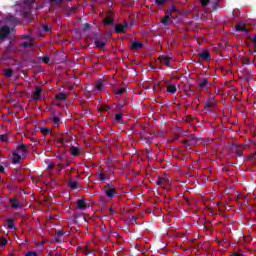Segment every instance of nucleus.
<instances>
[{
  "label": "nucleus",
  "mask_w": 256,
  "mask_h": 256,
  "mask_svg": "<svg viewBox=\"0 0 256 256\" xmlns=\"http://www.w3.org/2000/svg\"><path fill=\"white\" fill-rule=\"evenodd\" d=\"M129 48L132 51H139V49H143V43L142 42H138V41H134V42L131 43Z\"/></svg>",
  "instance_id": "9b49d317"
},
{
  "label": "nucleus",
  "mask_w": 256,
  "mask_h": 256,
  "mask_svg": "<svg viewBox=\"0 0 256 256\" xmlns=\"http://www.w3.org/2000/svg\"><path fill=\"white\" fill-rule=\"evenodd\" d=\"M158 60L160 61L161 65H166V67L171 68V57L161 55L158 57Z\"/></svg>",
  "instance_id": "0eeeda50"
},
{
  "label": "nucleus",
  "mask_w": 256,
  "mask_h": 256,
  "mask_svg": "<svg viewBox=\"0 0 256 256\" xmlns=\"http://www.w3.org/2000/svg\"><path fill=\"white\" fill-rule=\"evenodd\" d=\"M200 5L201 7H207L209 5V3H211V0H200Z\"/></svg>",
  "instance_id": "c756f323"
},
{
  "label": "nucleus",
  "mask_w": 256,
  "mask_h": 256,
  "mask_svg": "<svg viewBox=\"0 0 256 256\" xmlns=\"http://www.w3.org/2000/svg\"><path fill=\"white\" fill-rule=\"evenodd\" d=\"M123 93H125V88H119V89L116 90V92H115L116 95H123Z\"/></svg>",
  "instance_id": "37998d69"
},
{
  "label": "nucleus",
  "mask_w": 256,
  "mask_h": 256,
  "mask_svg": "<svg viewBox=\"0 0 256 256\" xmlns=\"http://www.w3.org/2000/svg\"><path fill=\"white\" fill-rule=\"evenodd\" d=\"M198 87H200V89H209L211 83H209L207 78H198Z\"/></svg>",
  "instance_id": "39448f33"
},
{
  "label": "nucleus",
  "mask_w": 256,
  "mask_h": 256,
  "mask_svg": "<svg viewBox=\"0 0 256 256\" xmlns=\"http://www.w3.org/2000/svg\"><path fill=\"white\" fill-rule=\"evenodd\" d=\"M190 141L194 142V143H197V137H195V135H191L190 136Z\"/></svg>",
  "instance_id": "13d9d810"
},
{
  "label": "nucleus",
  "mask_w": 256,
  "mask_h": 256,
  "mask_svg": "<svg viewBox=\"0 0 256 256\" xmlns=\"http://www.w3.org/2000/svg\"><path fill=\"white\" fill-rule=\"evenodd\" d=\"M194 93H195V91L190 90L189 93H188V95H193Z\"/></svg>",
  "instance_id": "338daca9"
},
{
  "label": "nucleus",
  "mask_w": 256,
  "mask_h": 256,
  "mask_svg": "<svg viewBox=\"0 0 256 256\" xmlns=\"http://www.w3.org/2000/svg\"><path fill=\"white\" fill-rule=\"evenodd\" d=\"M80 153H81V149L78 148L77 146L70 147V155L72 157H79Z\"/></svg>",
  "instance_id": "f8f14e48"
},
{
  "label": "nucleus",
  "mask_w": 256,
  "mask_h": 256,
  "mask_svg": "<svg viewBox=\"0 0 256 256\" xmlns=\"http://www.w3.org/2000/svg\"><path fill=\"white\" fill-rule=\"evenodd\" d=\"M165 12L171 15V13H179V10L177 9V7H175V5H172V6H171L168 10H166Z\"/></svg>",
  "instance_id": "bb28decb"
},
{
  "label": "nucleus",
  "mask_w": 256,
  "mask_h": 256,
  "mask_svg": "<svg viewBox=\"0 0 256 256\" xmlns=\"http://www.w3.org/2000/svg\"><path fill=\"white\" fill-rule=\"evenodd\" d=\"M11 51H13V46L11 45V43L5 48L4 53L6 55H8V53H11Z\"/></svg>",
  "instance_id": "473e14b6"
},
{
  "label": "nucleus",
  "mask_w": 256,
  "mask_h": 256,
  "mask_svg": "<svg viewBox=\"0 0 256 256\" xmlns=\"http://www.w3.org/2000/svg\"><path fill=\"white\" fill-rule=\"evenodd\" d=\"M246 159H247L248 161H253V160L255 159V153H252V154H250V155H247V156H246Z\"/></svg>",
  "instance_id": "a18cd8bd"
},
{
  "label": "nucleus",
  "mask_w": 256,
  "mask_h": 256,
  "mask_svg": "<svg viewBox=\"0 0 256 256\" xmlns=\"http://www.w3.org/2000/svg\"><path fill=\"white\" fill-rule=\"evenodd\" d=\"M231 256H245V254L234 252Z\"/></svg>",
  "instance_id": "bf43d9fd"
},
{
  "label": "nucleus",
  "mask_w": 256,
  "mask_h": 256,
  "mask_svg": "<svg viewBox=\"0 0 256 256\" xmlns=\"http://www.w3.org/2000/svg\"><path fill=\"white\" fill-rule=\"evenodd\" d=\"M242 63H243V65H251V59H249V58H244V59L242 60Z\"/></svg>",
  "instance_id": "c03bdc74"
},
{
  "label": "nucleus",
  "mask_w": 256,
  "mask_h": 256,
  "mask_svg": "<svg viewBox=\"0 0 256 256\" xmlns=\"http://www.w3.org/2000/svg\"><path fill=\"white\" fill-rule=\"evenodd\" d=\"M7 246V238H0V247L4 248Z\"/></svg>",
  "instance_id": "7c9ffc66"
},
{
  "label": "nucleus",
  "mask_w": 256,
  "mask_h": 256,
  "mask_svg": "<svg viewBox=\"0 0 256 256\" xmlns=\"http://www.w3.org/2000/svg\"><path fill=\"white\" fill-rule=\"evenodd\" d=\"M198 58L202 59V61H208V59H211V54L209 51L205 50L202 53L198 54Z\"/></svg>",
  "instance_id": "ddd939ff"
},
{
  "label": "nucleus",
  "mask_w": 256,
  "mask_h": 256,
  "mask_svg": "<svg viewBox=\"0 0 256 256\" xmlns=\"http://www.w3.org/2000/svg\"><path fill=\"white\" fill-rule=\"evenodd\" d=\"M56 142L60 143V146L63 147V145H65V139L58 137L56 138Z\"/></svg>",
  "instance_id": "c9c22d12"
},
{
  "label": "nucleus",
  "mask_w": 256,
  "mask_h": 256,
  "mask_svg": "<svg viewBox=\"0 0 256 256\" xmlns=\"http://www.w3.org/2000/svg\"><path fill=\"white\" fill-rule=\"evenodd\" d=\"M35 3V0H24V5L31 6Z\"/></svg>",
  "instance_id": "49530a36"
},
{
  "label": "nucleus",
  "mask_w": 256,
  "mask_h": 256,
  "mask_svg": "<svg viewBox=\"0 0 256 256\" xmlns=\"http://www.w3.org/2000/svg\"><path fill=\"white\" fill-rule=\"evenodd\" d=\"M9 201L12 209H19V207H21L16 197L10 198Z\"/></svg>",
  "instance_id": "4468645a"
},
{
  "label": "nucleus",
  "mask_w": 256,
  "mask_h": 256,
  "mask_svg": "<svg viewBox=\"0 0 256 256\" xmlns=\"http://www.w3.org/2000/svg\"><path fill=\"white\" fill-rule=\"evenodd\" d=\"M98 177H99V180L102 182L107 181V177L103 173L98 174Z\"/></svg>",
  "instance_id": "ea45409f"
},
{
  "label": "nucleus",
  "mask_w": 256,
  "mask_h": 256,
  "mask_svg": "<svg viewBox=\"0 0 256 256\" xmlns=\"http://www.w3.org/2000/svg\"><path fill=\"white\" fill-rule=\"evenodd\" d=\"M104 192L108 199H113V197H115V187L113 186V183L106 184L104 186Z\"/></svg>",
  "instance_id": "f03ea898"
},
{
  "label": "nucleus",
  "mask_w": 256,
  "mask_h": 256,
  "mask_svg": "<svg viewBox=\"0 0 256 256\" xmlns=\"http://www.w3.org/2000/svg\"><path fill=\"white\" fill-rule=\"evenodd\" d=\"M24 256H39V254L35 251H29Z\"/></svg>",
  "instance_id": "a19ab883"
},
{
  "label": "nucleus",
  "mask_w": 256,
  "mask_h": 256,
  "mask_svg": "<svg viewBox=\"0 0 256 256\" xmlns=\"http://www.w3.org/2000/svg\"><path fill=\"white\" fill-rule=\"evenodd\" d=\"M183 145H186V147H189V140H183L182 141Z\"/></svg>",
  "instance_id": "680f3d73"
},
{
  "label": "nucleus",
  "mask_w": 256,
  "mask_h": 256,
  "mask_svg": "<svg viewBox=\"0 0 256 256\" xmlns=\"http://www.w3.org/2000/svg\"><path fill=\"white\" fill-rule=\"evenodd\" d=\"M65 0H50L51 5H61Z\"/></svg>",
  "instance_id": "f704fd0d"
},
{
  "label": "nucleus",
  "mask_w": 256,
  "mask_h": 256,
  "mask_svg": "<svg viewBox=\"0 0 256 256\" xmlns=\"http://www.w3.org/2000/svg\"><path fill=\"white\" fill-rule=\"evenodd\" d=\"M0 141H2V142L7 141V135L1 134V135H0Z\"/></svg>",
  "instance_id": "6e6d98bb"
},
{
  "label": "nucleus",
  "mask_w": 256,
  "mask_h": 256,
  "mask_svg": "<svg viewBox=\"0 0 256 256\" xmlns=\"http://www.w3.org/2000/svg\"><path fill=\"white\" fill-rule=\"evenodd\" d=\"M94 45L97 49H103L105 45H107V42L99 40V38L94 39Z\"/></svg>",
  "instance_id": "2eb2a0df"
},
{
  "label": "nucleus",
  "mask_w": 256,
  "mask_h": 256,
  "mask_svg": "<svg viewBox=\"0 0 256 256\" xmlns=\"http://www.w3.org/2000/svg\"><path fill=\"white\" fill-rule=\"evenodd\" d=\"M100 111H111V107L109 106H101Z\"/></svg>",
  "instance_id": "8fccbe9b"
},
{
  "label": "nucleus",
  "mask_w": 256,
  "mask_h": 256,
  "mask_svg": "<svg viewBox=\"0 0 256 256\" xmlns=\"http://www.w3.org/2000/svg\"><path fill=\"white\" fill-rule=\"evenodd\" d=\"M215 103L213 102H207L205 105H204V109H206L207 111H209V109H213Z\"/></svg>",
  "instance_id": "c85d7f7f"
},
{
  "label": "nucleus",
  "mask_w": 256,
  "mask_h": 256,
  "mask_svg": "<svg viewBox=\"0 0 256 256\" xmlns=\"http://www.w3.org/2000/svg\"><path fill=\"white\" fill-rule=\"evenodd\" d=\"M164 3H165V0H156V5H158V7L163 6Z\"/></svg>",
  "instance_id": "864d4df0"
},
{
  "label": "nucleus",
  "mask_w": 256,
  "mask_h": 256,
  "mask_svg": "<svg viewBox=\"0 0 256 256\" xmlns=\"http://www.w3.org/2000/svg\"><path fill=\"white\" fill-rule=\"evenodd\" d=\"M54 241H56V243H62L63 240L61 239V236H54Z\"/></svg>",
  "instance_id": "603ef678"
},
{
  "label": "nucleus",
  "mask_w": 256,
  "mask_h": 256,
  "mask_svg": "<svg viewBox=\"0 0 256 256\" xmlns=\"http://www.w3.org/2000/svg\"><path fill=\"white\" fill-rule=\"evenodd\" d=\"M115 33H118V34L125 33V26L117 25L115 27Z\"/></svg>",
  "instance_id": "393cba45"
},
{
  "label": "nucleus",
  "mask_w": 256,
  "mask_h": 256,
  "mask_svg": "<svg viewBox=\"0 0 256 256\" xmlns=\"http://www.w3.org/2000/svg\"><path fill=\"white\" fill-rule=\"evenodd\" d=\"M63 235H65V231L63 230H58L55 233V237H63Z\"/></svg>",
  "instance_id": "4c0bfd02"
},
{
  "label": "nucleus",
  "mask_w": 256,
  "mask_h": 256,
  "mask_svg": "<svg viewBox=\"0 0 256 256\" xmlns=\"http://www.w3.org/2000/svg\"><path fill=\"white\" fill-rule=\"evenodd\" d=\"M8 229H15V220L13 218L6 219Z\"/></svg>",
  "instance_id": "4be33fe9"
},
{
  "label": "nucleus",
  "mask_w": 256,
  "mask_h": 256,
  "mask_svg": "<svg viewBox=\"0 0 256 256\" xmlns=\"http://www.w3.org/2000/svg\"><path fill=\"white\" fill-rule=\"evenodd\" d=\"M236 31L240 33H249V29L245 25L237 24L236 25Z\"/></svg>",
  "instance_id": "dca6fc26"
},
{
  "label": "nucleus",
  "mask_w": 256,
  "mask_h": 256,
  "mask_svg": "<svg viewBox=\"0 0 256 256\" xmlns=\"http://www.w3.org/2000/svg\"><path fill=\"white\" fill-rule=\"evenodd\" d=\"M51 61V58L49 56L45 55L42 57V63H49Z\"/></svg>",
  "instance_id": "58836bf2"
},
{
  "label": "nucleus",
  "mask_w": 256,
  "mask_h": 256,
  "mask_svg": "<svg viewBox=\"0 0 256 256\" xmlns=\"http://www.w3.org/2000/svg\"><path fill=\"white\" fill-rule=\"evenodd\" d=\"M76 207L80 211H85V209H87V203L85 202L84 199H79L76 201Z\"/></svg>",
  "instance_id": "9d476101"
},
{
  "label": "nucleus",
  "mask_w": 256,
  "mask_h": 256,
  "mask_svg": "<svg viewBox=\"0 0 256 256\" xmlns=\"http://www.w3.org/2000/svg\"><path fill=\"white\" fill-rule=\"evenodd\" d=\"M40 133H42V135H53V133H51V129L45 127L40 128Z\"/></svg>",
  "instance_id": "a878e982"
},
{
  "label": "nucleus",
  "mask_w": 256,
  "mask_h": 256,
  "mask_svg": "<svg viewBox=\"0 0 256 256\" xmlns=\"http://www.w3.org/2000/svg\"><path fill=\"white\" fill-rule=\"evenodd\" d=\"M56 159L58 161H65V159H67V158H66L65 154H61L60 156H57Z\"/></svg>",
  "instance_id": "09e8293b"
},
{
  "label": "nucleus",
  "mask_w": 256,
  "mask_h": 256,
  "mask_svg": "<svg viewBox=\"0 0 256 256\" xmlns=\"http://www.w3.org/2000/svg\"><path fill=\"white\" fill-rule=\"evenodd\" d=\"M7 20L9 21V23H11V25H17L19 23V19L15 16H9L7 17Z\"/></svg>",
  "instance_id": "412c9836"
},
{
  "label": "nucleus",
  "mask_w": 256,
  "mask_h": 256,
  "mask_svg": "<svg viewBox=\"0 0 256 256\" xmlns=\"http://www.w3.org/2000/svg\"><path fill=\"white\" fill-rule=\"evenodd\" d=\"M103 23H104V25H114L115 19H113L111 17H107V18L103 19Z\"/></svg>",
  "instance_id": "5701e85b"
},
{
  "label": "nucleus",
  "mask_w": 256,
  "mask_h": 256,
  "mask_svg": "<svg viewBox=\"0 0 256 256\" xmlns=\"http://www.w3.org/2000/svg\"><path fill=\"white\" fill-rule=\"evenodd\" d=\"M23 39H29V35H24Z\"/></svg>",
  "instance_id": "774afa93"
},
{
  "label": "nucleus",
  "mask_w": 256,
  "mask_h": 256,
  "mask_svg": "<svg viewBox=\"0 0 256 256\" xmlns=\"http://www.w3.org/2000/svg\"><path fill=\"white\" fill-rule=\"evenodd\" d=\"M240 79H243V81H246L247 83H249L250 81H253V71H251V69L249 68H243L240 71Z\"/></svg>",
  "instance_id": "f257e3e1"
},
{
  "label": "nucleus",
  "mask_w": 256,
  "mask_h": 256,
  "mask_svg": "<svg viewBox=\"0 0 256 256\" xmlns=\"http://www.w3.org/2000/svg\"><path fill=\"white\" fill-rule=\"evenodd\" d=\"M65 165H66V167H69V165H71V161L66 160Z\"/></svg>",
  "instance_id": "69168bd1"
},
{
  "label": "nucleus",
  "mask_w": 256,
  "mask_h": 256,
  "mask_svg": "<svg viewBox=\"0 0 256 256\" xmlns=\"http://www.w3.org/2000/svg\"><path fill=\"white\" fill-rule=\"evenodd\" d=\"M91 29V25L89 23L84 24L83 31L84 33H87Z\"/></svg>",
  "instance_id": "79ce46f5"
},
{
  "label": "nucleus",
  "mask_w": 256,
  "mask_h": 256,
  "mask_svg": "<svg viewBox=\"0 0 256 256\" xmlns=\"http://www.w3.org/2000/svg\"><path fill=\"white\" fill-rule=\"evenodd\" d=\"M61 121V118L55 116L52 118V123L54 125V127H59V122Z\"/></svg>",
  "instance_id": "cd10ccee"
},
{
  "label": "nucleus",
  "mask_w": 256,
  "mask_h": 256,
  "mask_svg": "<svg viewBox=\"0 0 256 256\" xmlns=\"http://www.w3.org/2000/svg\"><path fill=\"white\" fill-rule=\"evenodd\" d=\"M20 47H23L24 49H28V47H33V43L31 42H23Z\"/></svg>",
  "instance_id": "2f4dec72"
},
{
  "label": "nucleus",
  "mask_w": 256,
  "mask_h": 256,
  "mask_svg": "<svg viewBox=\"0 0 256 256\" xmlns=\"http://www.w3.org/2000/svg\"><path fill=\"white\" fill-rule=\"evenodd\" d=\"M43 31H45V33H49V31H51V28H49V26H47V25H44Z\"/></svg>",
  "instance_id": "4d7b16f0"
},
{
  "label": "nucleus",
  "mask_w": 256,
  "mask_h": 256,
  "mask_svg": "<svg viewBox=\"0 0 256 256\" xmlns=\"http://www.w3.org/2000/svg\"><path fill=\"white\" fill-rule=\"evenodd\" d=\"M57 101H65L67 99V94L60 92L56 95Z\"/></svg>",
  "instance_id": "b1692460"
},
{
  "label": "nucleus",
  "mask_w": 256,
  "mask_h": 256,
  "mask_svg": "<svg viewBox=\"0 0 256 256\" xmlns=\"http://www.w3.org/2000/svg\"><path fill=\"white\" fill-rule=\"evenodd\" d=\"M3 75L6 77V79H10V77H13V69H5Z\"/></svg>",
  "instance_id": "aec40b11"
},
{
  "label": "nucleus",
  "mask_w": 256,
  "mask_h": 256,
  "mask_svg": "<svg viewBox=\"0 0 256 256\" xmlns=\"http://www.w3.org/2000/svg\"><path fill=\"white\" fill-rule=\"evenodd\" d=\"M41 93H43V89L36 87L35 91L31 95L32 100L39 101V99H41Z\"/></svg>",
  "instance_id": "6e6552de"
},
{
  "label": "nucleus",
  "mask_w": 256,
  "mask_h": 256,
  "mask_svg": "<svg viewBox=\"0 0 256 256\" xmlns=\"http://www.w3.org/2000/svg\"><path fill=\"white\" fill-rule=\"evenodd\" d=\"M130 221L131 223H137V218H135V216H132Z\"/></svg>",
  "instance_id": "e2e57ef3"
},
{
  "label": "nucleus",
  "mask_w": 256,
  "mask_h": 256,
  "mask_svg": "<svg viewBox=\"0 0 256 256\" xmlns=\"http://www.w3.org/2000/svg\"><path fill=\"white\" fill-rule=\"evenodd\" d=\"M11 35V28L9 26H2L0 27V40L5 41L7 37Z\"/></svg>",
  "instance_id": "7ed1b4c3"
},
{
  "label": "nucleus",
  "mask_w": 256,
  "mask_h": 256,
  "mask_svg": "<svg viewBox=\"0 0 256 256\" xmlns=\"http://www.w3.org/2000/svg\"><path fill=\"white\" fill-rule=\"evenodd\" d=\"M65 166H63V164L61 162H58V167H57V171H63Z\"/></svg>",
  "instance_id": "5fc2aeb1"
},
{
  "label": "nucleus",
  "mask_w": 256,
  "mask_h": 256,
  "mask_svg": "<svg viewBox=\"0 0 256 256\" xmlns=\"http://www.w3.org/2000/svg\"><path fill=\"white\" fill-rule=\"evenodd\" d=\"M17 151L20 153V155L25 159L27 157V145L25 144H18Z\"/></svg>",
  "instance_id": "1a4fd4ad"
},
{
  "label": "nucleus",
  "mask_w": 256,
  "mask_h": 256,
  "mask_svg": "<svg viewBox=\"0 0 256 256\" xmlns=\"http://www.w3.org/2000/svg\"><path fill=\"white\" fill-rule=\"evenodd\" d=\"M68 187H70V189H72V191H75V189H77L79 187V182H77L75 180H71L68 182Z\"/></svg>",
  "instance_id": "6ab92c4d"
},
{
  "label": "nucleus",
  "mask_w": 256,
  "mask_h": 256,
  "mask_svg": "<svg viewBox=\"0 0 256 256\" xmlns=\"http://www.w3.org/2000/svg\"><path fill=\"white\" fill-rule=\"evenodd\" d=\"M232 149H234L236 157H243V151H245V147L243 145L232 144Z\"/></svg>",
  "instance_id": "20e7f679"
},
{
  "label": "nucleus",
  "mask_w": 256,
  "mask_h": 256,
  "mask_svg": "<svg viewBox=\"0 0 256 256\" xmlns=\"http://www.w3.org/2000/svg\"><path fill=\"white\" fill-rule=\"evenodd\" d=\"M171 19V15L165 12L164 17L161 19L162 25H169V20Z\"/></svg>",
  "instance_id": "a211bd4d"
},
{
  "label": "nucleus",
  "mask_w": 256,
  "mask_h": 256,
  "mask_svg": "<svg viewBox=\"0 0 256 256\" xmlns=\"http://www.w3.org/2000/svg\"><path fill=\"white\" fill-rule=\"evenodd\" d=\"M96 89H97V91H101V89H103V83L97 82L96 83Z\"/></svg>",
  "instance_id": "de8ad7c7"
},
{
  "label": "nucleus",
  "mask_w": 256,
  "mask_h": 256,
  "mask_svg": "<svg viewBox=\"0 0 256 256\" xmlns=\"http://www.w3.org/2000/svg\"><path fill=\"white\" fill-rule=\"evenodd\" d=\"M163 183H165V178L159 176L156 181V185H163Z\"/></svg>",
  "instance_id": "72a5a7b5"
},
{
  "label": "nucleus",
  "mask_w": 256,
  "mask_h": 256,
  "mask_svg": "<svg viewBox=\"0 0 256 256\" xmlns=\"http://www.w3.org/2000/svg\"><path fill=\"white\" fill-rule=\"evenodd\" d=\"M166 91L167 93H172V95H175V93H177V86H175V84H169Z\"/></svg>",
  "instance_id": "f3484780"
},
{
  "label": "nucleus",
  "mask_w": 256,
  "mask_h": 256,
  "mask_svg": "<svg viewBox=\"0 0 256 256\" xmlns=\"http://www.w3.org/2000/svg\"><path fill=\"white\" fill-rule=\"evenodd\" d=\"M1 173H5V167H3L2 165H0V174Z\"/></svg>",
  "instance_id": "0e129e2a"
},
{
  "label": "nucleus",
  "mask_w": 256,
  "mask_h": 256,
  "mask_svg": "<svg viewBox=\"0 0 256 256\" xmlns=\"http://www.w3.org/2000/svg\"><path fill=\"white\" fill-rule=\"evenodd\" d=\"M10 159H11L13 165H17V163H19L21 161V159H25V158L22 157L21 154H19V152L13 151Z\"/></svg>",
  "instance_id": "423d86ee"
},
{
  "label": "nucleus",
  "mask_w": 256,
  "mask_h": 256,
  "mask_svg": "<svg viewBox=\"0 0 256 256\" xmlns=\"http://www.w3.org/2000/svg\"><path fill=\"white\" fill-rule=\"evenodd\" d=\"M123 119V114L121 112L115 115V121H121Z\"/></svg>",
  "instance_id": "e433bc0d"
},
{
  "label": "nucleus",
  "mask_w": 256,
  "mask_h": 256,
  "mask_svg": "<svg viewBox=\"0 0 256 256\" xmlns=\"http://www.w3.org/2000/svg\"><path fill=\"white\" fill-rule=\"evenodd\" d=\"M217 9H219V2H214L212 11H217Z\"/></svg>",
  "instance_id": "3c124183"
},
{
  "label": "nucleus",
  "mask_w": 256,
  "mask_h": 256,
  "mask_svg": "<svg viewBox=\"0 0 256 256\" xmlns=\"http://www.w3.org/2000/svg\"><path fill=\"white\" fill-rule=\"evenodd\" d=\"M55 167V164L54 163H50L47 167V169L51 170Z\"/></svg>",
  "instance_id": "052dcab7"
}]
</instances>
